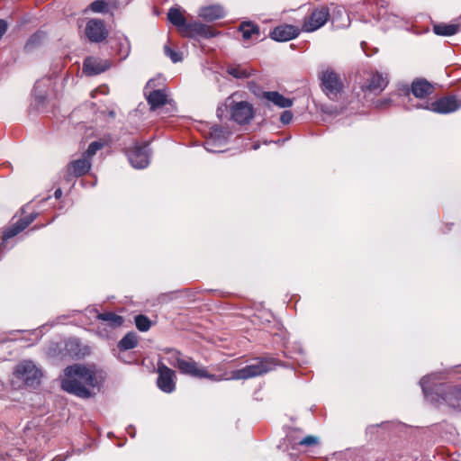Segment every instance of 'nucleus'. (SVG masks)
<instances>
[{
    "mask_svg": "<svg viewBox=\"0 0 461 461\" xmlns=\"http://www.w3.org/2000/svg\"><path fill=\"white\" fill-rule=\"evenodd\" d=\"M60 385L68 393L84 399L90 398L91 389L97 385L95 372L91 367L74 364L65 368Z\"/></svg>",
    "mask_w": 461,
    "mask_h": 461,
    "instance_id": "1",
    "label": "nucleus"
},
{
    "mask_svg": "<svg viewBox=\"0 0 461 461\" xmlns=\"http://www.w3.org/2000/svg\"><path fill=\"white\" fill-rule=\"evenodd\" d=\"M441 375L433 373L423 376L420 384L427 401L435 404L446 402L452 408L461 407V389L450 388L447 384L438 383Z\"/></svg>",
    "mask_w": 461,
    "mask_h": 461,
    "instance_id": "2",
    "label": "nucleus"
},
{
    "mask_svg": "<svg viewBox=\"0 0 461 461\" xmlns=\"http://www.w3.org/2000/svg\"><path fill=\"white\" fill-rule=\"evenodd\" d=\"M89 312L93 313L95 320L98 321L96 325V333L101 338H113V331L120 328L124 321L122 316L113 312H100L98 310L94 308L89 310Z\"/></svg>",
    "mask_w": 461,
    "mask_h": 461,
    "instance_id": "3",
    "label": "nucleus"
},
{
    "mask_svg": "<svg viewBox=\"0 0 461 461\" xmlns=\"http://www.w3.org/2000/svg\"><path fill=\"white\" fill-rule=\"evenodd\" d=\"M276 365L277 363L274 358L265 357L256 359L253 363L244 366L243 368L234 370L230 376H228L227 373H224L223 375L229 378L228 380L249 379L267 374L273 370Z\"/></svg>",
    "mask_w": 461,
    "mask_h": 461,
    "instance_id": "4",
    "label": "nucleus"
},
{
    "mask_svg": "<svg viewBox=\"0 0 461 461\" xmlns=\"http://www.w3.org/2000/svg\"><path fill=\"white\" fill-rule=\"evenodd\" d=\"M237 94L232 95L226 100V106L229 108L230 119L239 124H246L255 116L253 105L247 101H237Z\"/></svg>",
    "mask_w": 461,
    "mask_h": 461,
    "instance_id": "5",
    "label": "nucleus"
},
{
    "mask_svg": "<svg viewBox=\"0 0 461 461\" xmlns=\"http://www.w3.org/2000/svg\"><path fill=\"white\" fill-rule=\"evenodd\" d=\"M14 376L24 385L36 388L41 384V370L31 360L21 361L14 370Z\"/></svg>",
    "mask_w": 461,
    "mask_h": 461,
    "instance_id": "6",
    "label": "nucleus"
},
{
    "mask_svg": "<svg viewBox=\"0 0 461 461\" xmlns=\"http://www.w3.org/2000/svg\"><path fill=\"white\" fill-rule=\"evenodd\" d=\"M321 87L330 99H337L344 88L343 81L339 73L333 68H327L321 75Z\"/></svg>",
    "mask_w": 461,
    "mask_h": 461,
    "instance_id": "7",
    "label": "nucleus"
},
{
    "mask_svg": "<svg viewBox=\"0 0 461 461\" xmlns=\"http://www.w3.org/2000/svg\"><path fill=\"white\" fill-rule=\"evenodd\" d=\"M181 374L197 378H207L214 382L229 379L225 375H214L208 372L207 368L201 367L192 358H183L177 368Z\"/></svg>",
    "mask_w": 461,
    "mask_h": 461,
    "instance_id": "8",
    "label": "nucleus"
},
{
    "mask_svg": "<svg viewBox=\"0 0 461 461\" xmlns=\"http://www.w3.org/2000/svg\"><path fill=\"white\" fill-rule=\"evenodd\" d=\"M460 107V98L456 95H447L429 104L425 108L438 113H449L456 112Z\"/></svg>",
    "mask_w": 461,
    "mask_h": 461,
    "instance_id": "9",
    "label": "nucleus"
},
{
    "mask_svg": "<svg viewBox=\"0 0 461 461\" xmlns=\"http://www.w3.org/2000/svg\"><path fill=\"white\" fill-rule=\"evenodd\" d=\"M330 19V12L326 7H321L313 10L312 14L304 19L302 30L311 32L323 26Z\"/></svg>",
    "mask_w": 461,
    "mask_h": 461,
    "instance_id": "10",
    "label": "nucleus"
},
{
    "mask_svg": "<svg viewBox=\"0 0 461 461\" xmlns=\"http://www.w3.org/2000/svg\"><path fill=\"white\" fill-rule=\"evenodd\" d=\"M92 167V162L89 158L82 155L80 158L70 161L64 172V178L70 181L74 177H80L86 175Z\"/></svg>",
    "mask_w": 461,
    "mask_h": 461,
    "instance_id": "11",
    "label": "nucleus"
},
{
    "mask_svg": "<svg viewBox=\"0 0 461 461\" xmlns=\"http://www.w3.org/2000/svg\"><path fill=\"white\" fill-rule=\"evenodd\" d=\"M158 377L157 380L158 387L164 393H170L176 388V373L174 370L167 367L164 363H158Z\"/></svg>",
    "mask_w": 461,
    "mask_h": 461,
    "instance_id": "12",
    "label": "nucleus"
},
{
    "mask_svg": "<svg viewBox=\"0 0 461 461\" xmlns=\"http://www.w3.org/2000/svg\"><path fill=\"white\" fill-rule=\"evenodd\" d=\"M217 33L212 27L198 22L187 23L186 27L182 29V35L189 38L209 39L216 36Z\"/></svg>",
    "mask_w": 461,
    "mask_h": 461,
    "instance_id": "13",
    "label": "nucleus"
},
{
    "mask_svg": "<svg viewBox=\"0 0 461 461\" xmlns=\"http://www.w3.org/2000/svg\"><path fill=\"white\" fill-rule=\"evenodd\" d=\"M86 35L90 41L100 42L107 38L108 31L102 20L91 19L86 23Z\"/></svg>",
    "mask_w": 461,
    "mask_h": 461,
    "instance_id": "14",
    "label": "nucleus"
},
{
    "mask_svg": "<svg viewBox=\"0 0 461 461\" xmlns=\"http://www.w3.org/2000/svg\"><path fill=\"white\" fill-rule=\"evenodd\" d=\"M300 34V29L292 24L276 26L270 33L271 39L276 41H287L296 38Z\"/></svg>",
    "mask_w": 461,
    "mask_h": 461,
    "instance_id": "15",
    "label": "nucleus"
},
{
    "mask_svg": "<svg viewBox=\"0 0 461 461\" xmlns=\"http://www.w3.org/2000/svg\"><path fill=\"white\" fill-rule=\"evenodd\" d=\"M131 164L136 168H144L149 164V154L146 146L134 145L127 151Z\"/></svg>",
    "mask_w": 461,
    "mask_h": 461,
    "instance_id": "16",
    "label": "nucleus"
},
{
    "mask_svg": "<svg viewBox=\"0 0 461 461\" xmlns=\"http://www.w3.org/2000/svg\"><path fill=\"white\" fill-rule=\"evenodd\" d=\"M225 14L226 12L223 6L221 5H210L202 6L198 12V16L207 22H213L222 19Z\"/></svg>",
    "mask_w": 461,
    "mask_h": 461,
    "instance_id": "17",
    "label": "nucleus"
},
{
    "mask_svg": "<svg viewBox=\"0 0 461 461\" xmlns=\"http://www.w3.org/2000/svg\"><path fill=\"white\" fill-rule=\"evenodd\" d=\"M388 85L386 75L375 72L370 75L364 88L374 93H381Z\"/></svg>",
    "mask_w": 461,
    "mask_h": 461,
    "instance_id": "18",
    "label": "nucleus"
},
{
    "mask_svg": "<svg viewBox=\"0 0 461 461\" xmlns=\"http://www.w3.org/2000/svg\"><path fill=\"white\" fill-rule=\"evenodd\" d=\"M411 91L415 97L425 98L434 93L435 87L428 80L418 78L411 83Z\"/></svg>",
    "mask_w": 461,
    "mask_h": 461,
    "instance_id": "19",
    "label": "nucleus"
},
{
    "mask_svg": "<svg viewBox=\"0 0 461 461\" xmlns=\"http://www.w3.org/2000/svg\"><path fill=\"white\" fill-rule=\"evenodd\" d=\"M262 98L279 108H288L294 104V100L287 98L276 91L263 92Z\"/></svg>",
    "mask_w": 461,
    "mask_h": 461,
    "instance_id": "20",
    "label": "nucleus"
},
{
    "mask_svg": "<svg viewBox=\"0 0 461 461\" xmlns=\"http://www.w3.org/2000/svg\"><path fill=\"white\" fill-rule=\"evenodd\" d=\"M107 65L95 58H86L83 63V72L87 76L98 75L107 69Z\"/></svg>",
    "mask_w": 461,
    "mask_h": 461,
    "instance_id": "21",
    "label": "nucleus"
},
{
    "mask_svg": "<svg viewBox=\"0 0 461 461\" xmlns=\"http://www.w3.org/2000/svg\"><path fill=\"white\" fill-rule=\"evenodd\" d=\"M167 19L182 34V29H185L187 25L184 13L179 8H170L167 13Z\"/></svg>",
    "mask_w": 461,
    "mask_h": 461,
    "instance_id": "22",
    "label": "nucleus"
},
{
    "mask_svg": "<svg viewBox=\"0 0 461 461\" xmlns=\"http://www.w3.org/2000/svg\"><path fill=\"white\" fill-rule=\"evenodd\" d=\"M32 221V219L25 220V219H20L17 221L14 224H13L11 227H9L7 230H5L3 233V240L5 241L17 234H19L21 231H23L24 229H26L30 223Z\"/></svg>",
    "mask_w": 461,
    "mask_h": 461,
    "instance_id": "23",
    "label": "nucleus"
},
{
    "mask_svg": "<svg viewBox=\"0 0 461 461\" xmlns=\"http://www.w3.org/2000/svg\"><path fill=\"white\" fill-rule=\"evenodd\" d=\"M239 31L242 33L244 41H249L254 37L258 38L260 34L259 27L251 22H242L239 26Z\"/></svg>",
    "mask_w": 461,
    "mask_h": 461,
    "instance_id": "24",
    "label": "nucleus"
},
{
    "mask_svg": "<svg viewBox=\"0 0 461 461\" xmlns=\"http://www.w3.org/2000/svg\"><path fill=\"white\" fill-rule=\"evenodd\" d=\"M460 24L458 23H436L433 25V32L437 35L440 36H452L459 32Z\"/></svg>",
    "mask_w": 461,
    "mask_h": 461,
    "instance_id": "25",
    "label": "nucleus"
},
{
    "mask_svg": "<svg viewBox=\"0 0 461 461\" xmlns=\"http://www.w3.org/2000/svg\"><path fill=\"white\" fill-rule=\"evenodd\" d=\"M152 110L161 107L167 102V96L162 90H154L147 97Z\"/></svg>",
    "mask_w": 461,
    "mask_h": 461,
    "instance_id": "26",
    "label": "nucleus"
},
{
    "mask_svg": "<svg viewBox=\"0 0 461 461\" xmlns=\"http://www.w3.org/2000/svg\"><path fill=\"white\" fill-rule=\"evenodd\" d=\"M138 345V336L136 333H127L118 343L120 350H129L136 348Z\"/></svg>",
    "mask_w": 461,
    "mask_h": 461,
    "instance_id": "27",
    "label": "nucleus"
},
{
    "mask_svg": "<svg viewBox=\"0 0 461 461\" xmlns=\"http://www.w3.org/2000/svg\"><path fill=\"white\" fill-rule=\"evenodd\" d=\"M227 72L236 78H247L250 76L249 69L240 65L228 67Z\"/></svg>",
    "mask_w": 461,
    "mask_h": 461,
    "instance_id": "28",
    "label": "nucleus"
},
{
    "mask_svg": "<svg viewBox=\"0 0 461 461\" xmlns=\"http://www.w3.org/2000/svg\"><path fill=\"white\" fill-rule=\"evenodd\" d=\"M135 325L140 331L145 332L149 330L151 321L147 316L140 314L135 317Z\"/></svg>",
    "mask_w": 461,
    "mask_h": 461,
    "instance_id": "29",
    "label": "nucleus"
},
{
    "mask_svg": "<svg viewBox=\"0 0 461 461\" xmlns=\"http://www.w3.org/2000/svg\"><path fill=\"white\" fill-rule=\"evenodd\" d=\"M104 146V143L102 141H93L89 144L86 151L83 154L86 158H89L91 161L93 157L96 154L98 150L103 149Z\"/></svg>",
    "mask_w": 461,
    "mask_h": 461,
    "instance_id": "30",
    "label": "nucleus"
},
{
    "mask_svg": "<svg viewBox=\"0 0 461 461\" xmlns=\"http://www.w3.org/2000/svg\"><path fill=\"white\" fill-rule=\"evenodd\" d=\"M168 357L167 361L169 365L178 368L179 362L182 361L183 357H181V353L176 349H168L167 350Z\"/></svg>",
    "mask_w": 461,
    "mask_h": 461,
    "instance_id": "31",
    "label": "nucleus"
},
{
    "mask_svg": "<svg viewBox=\"0 0 461 461\" xmlns=\"http://www.w3.org/2000/svg\"><path fill=\"white\" fill-rule=\"evenodd\" d=\"M79 343L77 339H70L66 342V348L70 356L77 357L79 355Z\"/></svg>",
    "mask_w": 461,
    "mask_h": 461,
    "instance_id": "32",
    "label": "nucleus"
},
{
    "mask_svg": "<svg viewBox=\"0 0 461 461\" xmlns=\"http://www.w3.org/2000/svg\"><path fill=\"white\" fill-rule=\"evenodd\" d=\"M165 54L171 59L173 62H178L182 60V54L179 51L172 50L169 46L165 45Z\"/></svg>",
    "mask_w": 461,
    "mask_h": 461,
    "instance_id": "33",
    "label": "nucleus"
},
{
    "mask_svg": "<svg viewBox=\"0 0 461 461\" xmlns=\"http://www.w3.org/2000/svg\"><path fill=\"white\" fill-rule=\"evenodd\" d=\"M319 443V438L316 436L309 435L302 438L298 444L301 446L312 447Z\"/></svg>",
    "mask_w": 461,
    "mask_h": 461,
    "instance_id": "34",
    "label": "nucleus"
},
{
    "mask_svg": "<svg viewBox=\"0 0 461 461\" xmlns=\"http://www.w3.org/2000/svg\"><path fill=\"white\" fill-rule=\"evenodd\" d=\"M106 4L104 0H95L90 5V8L95 13H102L104 11Z\"/></svg>",
    "mask_w": 461,
    "mask_h": 461,
    "instance_id": "35",
    "label": "nucleus"
},
{
    "mask_svg": "<svg viewBox=\"0 0 461 461\" xmlns=\"http://www.w3.org/2000/svg\"><path fill=\"white\" fill-rule=\"evenodd\" d=\"M10 356V351L7 350L4 343H0V362L7 360Z\"/></svg>",
    "mask_w": 461,
    "mask_h": 461,
    "instance_id": "36",
    "label": "nucleus"
},
{
    "mask_svg": "<svg viewBox=\"0 0 461 461\" xmlns=\"http://www.w3.org/2000/svg\"><path fill=\"white\" fill-rule=\"evenodd\" d=\"M293 119V113L290 111H284L280 116V121L284 124H288Z\"/></svg>",
    "mask_w": 461,
    "mask_h": 461,
    "instance_id": "37",
    "label": "nucleus"
},
{
    "mask_svg": "<svg viewBox=\"0 0 461 461\" xmlns=\"http://www.w3.org/2000/svg\"><path fill=\"white\" fill-rule=\"evenodd\" d=\"M7 30V23L4 20H0V38L5 34Z\"/></svg>",
    "mask_w": 461,
    "mask_h": 461,
    "instance_id": "38",
    "label": "nucleus"
},
{
    "mask_svg": "<svg viewBox=\"0 0 461 461\" xmlns=\"http://www.w3.org/2000/svg\"><path fill=\"white\" fill-rule=\"evenodd\" d=\"M127 431L131 438L135 437V431L133 430V428L131 426L128 428Z\"/></svg>",
    "mask_w": 461,
    "mask_h": 461,
    "instance_id": "39",
    "label": "nucleus"
},
{
    "mask_svg": "<svg viewBox=\"0 0 461 461\" xmlns=\"http://www.w3.org/2000/svg\"><path fill=\"white\" fill-rule=\"evenodd\" d=\"M61 194H62V191L60 189H57L55 191V197L56 198H59L61 196Z\"/></svg>",
    "mask_w": 461,
    "mask_h": 461,
    "instance_id": "40",
    "label": "nucleus"
},
{
    "mask_svg": "<svg viewBox=\"0 0 461 461\" xmlns=\"http://www.w3.org/2000/svg\"><path fill=\"white\" fill-rule=\"evenodd\" d=\"M4 390V384L0 380V393Z\"/></svg>",
    "mask_w": 461,
    "mask_h": 461,
    "instance_id": "41",
    "label": "nucleus"
},
{
    "mask_svg": "<svg viewBox=\"0 0 461 461\" xmlns=\"http://www.w3.org/2000/svg\"><path fill=\"white\" fill-rule=\"evenodd\" d=\"M52 461H62V459H59L58 456L55 457Z\"/></svg>",
    "mask_w": 461,
    "mask_h": 461,
    "instance_id": "42",
    "label": "nucleus"
}]
</instances>
